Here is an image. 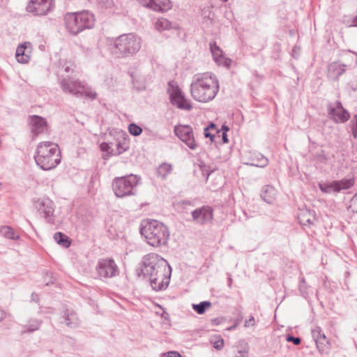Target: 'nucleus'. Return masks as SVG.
Listing matches in <instances>:
<instances>
[{
    "mask_svg": "<svg viewBox=\"0 0 357 357\" xmlns=\"http://www.w3.org/2000/svg\"><path fill=\"white\" fill-rule=\"evenodd\" d=\"M219 82L211 73L195 75L190 84V93L194 100L199 102L213 100L219 91Z\"/></svg>",
    "mask_w": 357,
    "mask_h": 357,
    "instance_id": "nucleus-1",
    "label": "nucleus"
},
{
    "mask_svg": "<svg viewBox=\"0 0 357 357\" xmlns=\"http://www.w3.org/2000/svg\"><path fill=\"white\" fill-rule=\"evenodd\" d=\"M139 231L147 243L153 247L166 245L169 238L167 226L155 220H143Z\"/></svg>",
    "mask_w": 357,
    "mask_h": 357,
    "instance_id": "nucleus-2",
    "label": "nucleus"
},
{
    "mask_svg": "<svg viewBox=\"0 0 357 357\" xmlns=\"http://www.w3.org/2000/svg\"><path fill=\"white\" fill-rule=\"evenodd\" d=\"M59 146L51 142H40L36 148L34 159L42 169L47 171L55 168L61 162Z\"/></svg>",
    "mask_w": 357,
    "mask_h": 357,
    "instance_id": "nucleus-3",
    "label": "nucleus"
},
{
    "mask_svg": "<svg viewBox=\"0 0 357 357\" xmlns=\"http://www.w3.org/2000/svg\"><path fill=\"white\" fill-rule=\"evenodd\" d=\"M141 47V40L132 33L123 34L111 45V52L116 57H127L136 54Z\"/></svg>",
    "mask_w": 357,
    "mask_h": 357,
    "instance_id": "nucleus-4",
    "label": "nucleus"
},
{
    "mask_svg": "<svg viewBox=\"0 0 357 357\" xmlns=\"http://www.w3.org/2000/svg\"><path fill=\"white\" fill-rule=\"evenodd\" d=\"M64 22L67 30L74 36L85 29H91L94 25V16L89 11L68 13L64 15Z\"/></svg>",
    "mask_w": 357,
    "mask_h": 357,
    "instance_id": "nucleus-5",
    "label": "nucleus"
},
{
    "mask_svg": "<svg viewBox=\"0 0 357 357\" xmlns=\"http://www.w3.org/2000/svg\"><path fill=\"white\" fill-rule=\"evenodd\" d=\"M60 86L63 92L77 98L85 96L93 100L96 98V93L84 82L75 79L68 76L60 80Z\"/></svg>",
    "mask_w": 357,
    "mask_h": 357,
    "instance_id": "nucleus-6",
    "label": "nucleus"
},
{
    "mask_svg": "<svg viewBox=\"0 0 357 357\" xmlns=\"http://www.w3.org/2000/svg\"><path fill=\"white\" fill-rule=\"evenodd\" d=\"M139 181V178L134 174L115 177L112 185L114 195L119 198L135 195Z\"/></svg>",
    "mask_w": 357,
    "mask_h": 357,
    "instance_id": "nucleus-7",
    "label": "nucleus"
},
{
    "mask_svg": "<svg viewBox=\"0 0 357 357\" xmlns=\"http://www.w3.org/2000/svg\"><path fill=\"white\" fill-rule=\"evenodd\" d=\"M172 269H152L149 273V282L155 291L165 289L169 284Z\"/></svg>",
    "mask_w": 357,
    "mask_h": 357,
    "instance_id": "nucleus-8",
    "label": "nucleus"
},
{
    "mask_svg": "<svg viewBox=\"0 0 357 357\" xmlns=\"http://www.w3.org/2000/svg\"><path fill=\"white\" fill-rule=\"evenodd\" d=\"M167 92L169 94L170 102L173 105L181 109L187 111L192 109V106L190 102L185 99L181 90L177 86H174V82H169Z\"/></svg>",
    "mask_w": 357,
    "mask_h": 357,
    "instance_id": "nucleus-9",
    "label": "nucleus"
},
{
    "mask_svg": "<svg viewBox=\"0 0 357 357\" xmlns=\"http://www.w3.org/2000/svg\"><path fill=\"white\" fill-rule=\"evenodd\" d=\"M326 110L329 119L336 123H344L351 117L350 113L343 107L340 100H337L334 105L328 102L326 105Z\"/></svg>",
    "mask_w": 357,
    "mask_h": 357,
    "instance_id": "nucleus-10",
    "label": "nucleus"
},
{
    "mask_svg": "<svg viewBox=\"0 0 357 357\" xmlns=\"http://www.w3.org/2000/svg\"><path fill=\"white\" fill-rule=\"evenodd\" d=\"M35 208L49 223L54 222V202L48 197H40L33 201Z\"/></svg>",
    "mask_w": 357,
    "mask_h": 357,
    "instance_id": "nucleus-11",
    "label": "nucleus"
},
{
    "mask_svg": "<svg viewBox=\"0 0 357 357\" xmlns=\"http://www.w3.org/2000/svg\"><path fill=\"white\" fill-rule=\"evenodd\" d=\"M354 185V178H344L338 181H333L331 183H319V189L326 193L339 192L342 190H348Z\"/></svg>",
    "mask_w": 357,
    "mask_h": 357,
    "instance_id": "nucleus-12",
    "label": "nucleus"
},
{
    "mask_svg": "<svg viewBox=\"0 0 357 357\" xmlns=\"http://www.w3.org/2000/svg\"><path fill=\"white\" fill-rule=\"evenodd\" d=\"M53 0H30L26 7L28 13L34 15H45L52 10Z\"/></svg>",
    "mask_w": 357,
    "mask_h": 357,
    "instance_id": "nucleus-13",
    "label": "nucleus"
},
{
    "mask_svg": "<svg viewBox=\"0 0 357 357\" xmlns=\"http://www.w3.org/2000/svg\"><path fill=\"white\" fill-rule=\"evenodd\" d=\"M175 135L184 142L190 149L195 150L197 147L193 135V131L189 126H176L174 129Z\"/></svg>",
    "mask_w": 357,
    "mask_h": 357,
    "instance_id": "nucleus-14",
    "label": "nucleus"
},
{
    "mask_svg": "<svg viewBox=\"0 0 357 357\" xmlns=\"http://www.w3.org/2000/svg\"><path fill=\"white\" fill-rule=\"evenodd\" d=\"M193 221L199 225H205L209 222L213 217V209L208 206H204L196 208L192 212Z\"/></svg>",
    "mask_w": 357,
    "mask_h": 357,
    "instance_id": "nucleus-15",
    "label": "nucleus"
},
{
    "mask_svg": "<svg viewBox=\"0 0 357 357\" xmlns=\"http://www.w3.org/2000/svg\"><path fill=\"white\" fill-rule=\"evenodd\" d=\"M59 322L68 328H76L79 324L77 313L72 309L63 306L60 314Z\"/></svg>",
    "mask_w": 357,
    "mask_h": 357,
    "instance_id": "nucleus-16",
    "label": "nucleus"
},
{
    "mask_svg": "<svg viewBox=\"0 0 357 357\" xmlns=\"http://www.w3.org/2000/svg\"><path fill=\"white\" fill-rule=\"evenodd\" d=\"M29 122L31 126V130L33 137L38 136L41 133H44L47 130V122L45 118L40 116H29Z\"/></svg>",
    "mask_w": 357,
    "mask_h": 357,
    "instance_id": "nucleus-17",
    "label": "nucleus"
},
{
    "mask_svg": "<svg viewBox=\"0 0 357 357\" xmlns=\"http://www.w3.org/2000/svg\"><path fill=\"white\" fill-rule=\"evenodd\" d=\"M142 263L144 268H171L165 259L155 253L145 255L143 257Z\"/></svg>",
    "mask_w": 357,
    "mask_h": 357,
    "instance_id": "nucleus-18",
    "label": "nucleus"
},
{
    "mask_svg": "<svg viewBox=\"0 0 357 357\" xmlns=\"http://www.w3.org/2000/svg\"><path fill=\"white\" fill-rule=\"evenodd\" d=\"M312 336L316 343L318 350L321 353L327 352L329 349V341L319 326H316L312 329Z\"/></svg>",
    "mask_w": 357,
    "mask_h": 357,
    "instance_id": "nucleus-19",
    "label": "nucleus"
},
{
    "mask_svg": "<svg viewBox=\"0 0 357 357\" xmlns=\"http://www.w3.org/2000/svg\"><path fill=\"white\" fill-rule=\"evenodd\" d=\"M347 68L345 64L338 62H332L328 65V76L334 80H338L339 77L344 74Z\"/></svg>",
    "mask_w": 357,
    "mask_h": 357,
    "instance_id": "nucleus-20",
    "label": "nucleus"
},
{
    "mask_svg": "<svg viewBox=\"0 0 357 357\" xmlns=\"http://www.w3.org/2000/svg\"><path fill=\"white\" fill-rule=\"evenodd\" d=\"M146 8L153 11L166 12L172 8V3L169 0H151Z\"/></svg>",
    "mask_w": 357,
    "mask_h": 357,
    "instance_id": "nucleus-21",
    "label": "nucleus"
},
{
    "mask_svg": "<svg viewBox=\"0 0 357 357\" xmlns=\"http://www.w3.org/2000/svg\"><path fill=\"white\" fill-rule=\"evenodd\" d=\"M276 196V190L272 185H264L261 190L260 197L266 203L271 204L274 202Z\"/></svg>",
    "mask_w": 357,
    "mask_h": 357,
    "instance_id": "nucleus-22",
    "label": "nucleus"
},
{
    "mask_svg": "<svg viewBox=\"0 0 357 357\" xmlns=\"http://www.w3.org/2000/svg\"><path fill=\"white\" fill-rule=\"evenodd\" d=\"M91 276L95 279L110 278L119 275V269H91Z\"/></svg>",
    "mask_w": 357,
    "mask_h": 357,
    "instance_id": "nucleus-23",
    "label": "nucleus"
},
{
    "mask_svg": "<svg viewBox=\"0 0 357 357\" xmlns=\"http://www.w3.org/2000/svg\"><path fill=\"white\" fill-rule=\"evenodd\" d=\"M300 223L303 225H310L315 220V213L309 209L301 210L298 215Z\"/></svg>",
    "mask_w": 357,
    "mask_h": 357,
    "instance_id": "nucleus-24",
    "label": "nucleus"
},
{
    "mask_svg": "<svg viewBox=\"0 0 357 357\" xmlns=\"http://www.w3.org/2000/svg\"><path fill=\"white\" fill-rule=\"evenodd\" d=\"M43 320L31 318L28 320L27 323L22 326V333H32L40 329L43 324Z\"/></svg>",
    "mask_w": 357,
    "mask_h": 357,
    "instance_id": "nucleus-25",
    "label": "nucleus"
},
{
    "mask_svg": "<svg viewBox=\"0 0 357 357\" xmlns=\"http://www.w3.org/2000/svg\"><path fill=\"white\" fill-rule=\"evenodd\" d=\"M30 45L29 43H25L20 45L16 50L15 58L17 62L21 63H26L29 61L30 56L28 55L25 50L26 49V45Z\"/></svg>",
    "mask_w": 357,
    "mask_h": 357,
    "instance_id": "nucleus-26",
    "label": "nucleus"
},
{
    "mask_svg": "<svg viewBox=\"0 0 357 357\" xmlns=\"http://www.w3.org/2000/svg\"><path fill=\"white\" fill-rule=\"evenodd\" d=\"M0 234L8 239L18 240L20 238V234L10 226H1L0 228Z\"/></svg>",
    "mask_w": 357,
    "mask_h": 357,
    "instance_id": "nucleus-27",
    "label": "nucleus"
},
{
    "mask_svg": "<svg viewBox=\"0 0 357 357\" xmlns=\"http://www.w3.org/2000/svg\"><path fill=\"white\" fill-rule=\"evenodd\" d=\"M252 161L249 165L258 167L263 168L268 164V160L260 153H255Z\"/></svg>",
    "mask_w": 357,
    "mask_h": 357,
    "instance_id": "nucleus-28",
    "label": "nucleus"
},
{
    "mask_svg": "<svg viewBox=\"0 0 357 357\" xmlns=\"http://www.w3.org/2000/svg\"><path fill=\"white\" fill-rule=\"evenodd\" d=\"M54 239L59 245L65 248H68L71 244V239L66 234L59 231L54 234Z\"/></svg>",
    "mask_w": 357,
    "mask_h": 357,
    "instance_id": "nucleus-29",
    "label": "nucleus"
},
{
    "mask_svg": "<svg viewBox=\"0 0 357 357\" xmlns=\"http://www.w3.org/2000/svg\"><path fill=\"white\" fill-rule=\"evenodd\" d=\"M210 50L213 55V58L216 63H221L223 57L222 50L216 45L215 43H210Z\"/></svg>",
    "mask_w": 357,
    "mask_h": 357,
    "instance_id": "nucleus-30",
    "label": "nucleus"
},
{
    "mask_svg": "<svg viewBox=\"0 0 357 357\" xmlns=\"http://www.w3.org/2000/svg\"><path fill=\"white\" fill-rule=\"evenodd\" d=\"M155 29L160 31L169 30L174 27L173 24L166 18H159L155 24Z\"/></svg>",
    "mask_w": 357,
    "mask_h": 357,
    "instance_id": "nucleus-31",
    "label": "nucleus"
},
{
    "mask_svg": "<svg viewBox=\"0 0 357 357\" xmlns=\"http://www.w3.org/2000/svg\"><path fill=\"white\" fill-rule=\"evenodd\" d=\"M211 306V303L208 301H202L198 304H192V309L199 314L205 313L206 309Z\"/></svg>",
    "mask_w": 357,
    "mask_h": 357,
    "instance_id": "nucleus-32",
    "label": "nucleus"
},
{
    "mask_svg": "<svg viewBox=\"0 0 357 357\" xmlns=\"http://www.w3.org/2000/svg\"><path fill=\"white\" fill-rule=\"evenodd\" d=\"M172 165L167 163L161 164L157 169V173L159 176L165 179L166 176L172 172Z\"/></svg>",
    "mask_w": 357,
    "mask_h": 357,
    "instance_id": "nucleus-33",
    "label": "nucleus"
},
{
    "mask_svg": "<svg viewBox=\"0 0 357 357\" xmlns=\"http://www.w3.org/2000/svg\"><path fill=\"white\" fill-rule=\"evenodd\" d=\"M96 268H117V266L113 259L107 257L99 259L98 264Z\"/></svg>",
    "mask_w": 357,
    "mask_h": 357,
    "instance_id": "nucleus-34",
    "label": "nucleus"
},
{
    "mask_svg": "<svg viewBox=\"0 0 357 357\" xmlns=\"http://www.w3.org/2000/svg\"><path fill=\"white\" fill-rule=\"evenodd\" d=\"M349 126L351 129L354 138L357 139V114H354L349 122Z\"/></svg>",
    "mask_w": 357,
    "mask_h": 357,
    "instance_id": "nucleus-35",
    "label": "nucleus"
},
{
    "mask_svg": "<svg viewBox=\"0 0 357 357\" xmlns=\"http://www.w3.org/2000/svg\"><path fill=\"white\" fill-rule=\"evenodd\" d=\"M128 130L133 136H139L142 132V128L134 123L129 125Z\"/></svg>",
    "mask_w": 357,
    "mask_h": 357,
    "instance_id": "nucleus-36",
    "label": "nucleus"
},
{
    "mask_svg": "<svg viewBox=\"0 0 357 357\" xmlns=\"http://www.w3.org/2000/svg\"><path fill=\"white\" fill-rule=\"evenodd\" d=\"M100 149L103 152H107L109 155H116L115 151L111 149L109 144L106 142H102L100 145Z\"/></svg>",
    "mask_w": 357,
    "mask_h": 357,
    "instance_id": "nucleus-37",
    "label": "nucleus"
},
{
    "mask_svg": "<svg viewBox=\"0 0 357 357\" xmlns=\"http://www.w3.org/2000/svg\"><path fill=\"white\" fill-rule=\"evenodd\" d=\"M44 280L45 282V285L47 286L50 284L54 283L55 278H54L52 273L50 271V272L46 273V275H45Z\"/></svg>",
    "mask_w": 357,
    "mask_h": 357,
    "instance_id": "nucleus-38",
    "label": "nucleus"
},
{
    "mask_svg": "<svg viewBox=\"0 0 357 357\" xmlns=\"http://www.w3.org/2000/svg\"><path fill=\"white\" fill-rule=\"evenodd\" d=\"M202 16L204 18H207L212 20L213 17V13L208 8H205L202 10Z\"/></svg>",
    "mask_w": 357,
    "mask_h": 357,
    "instance_id": "nucleus-39",
    "label": "nucleus"
},
{
    "mask_svg": "<svg viewBox=\"0 0 357 357\" xmlns=\"http://www.w3.org/2000/svg\"><path fill=\"white\" fill-rule=\"evenodd\" d=\"M314 158L316 160H319L321 162H323L324 164L327 162L328 158L324 154V151H321L314 155Z\"/></svg>",
    "mask_w": 357,
    "mask_h": 357,
    "instance_id": "nucleus-40",
    "label": "nucleus"
},
{
    "mask_svg": "<svg viewBox=\"0 0 357 357\" xmlns=\"http://www.w3.org/2000/svg\"><path fill=\"white\" fill-rule=\"evenodd\" d=\"M98 3L100 6L106 8H111L114 4L113 0H98Z\"/></svg>",
    "mask_w": 357,
    "mask_h": 357,
    "instance_id": "nucleus-41",
    "label": "nucleus"
},
{
    "mask_svg": "<svg viewBox=\"0 0 357 357\" xmlns=\"http://www.w3.org/2000/svg\"><path fill=\"white\" fill-rule=\"evenodd\" d=\"M287 341L292 342L294 345H299L301 342V339L298 337H294L293 335H288L287 337Z\"/></svg>",
    "mask_w": 357,
    "mask_h": 357,
    "instance_id": "nucleus-42",
    "label": "nucleus"
},
{
    "mask_svg": "<svg viewBox=\"0 0 357 357\" xmlns=\"http://www.w3.org/2000/svg\"><path fill=\"white\" fill-rule=\"evenodd\" d=\"M218 65H222L227 68H229L231 63V59L229 58L222 57L221 63H217Z\"/></svg>",
    "mask_w": 357,
    "mask_h": 357,
    "instance_id": "nucleus-43",
    "label": "nucleus"
},
{
    "mask_svg": "<svg viewBox=\"0 0 357 357\" xmlns=\"http://www.w3.org/2000/svg\"><path fill=\"white\" fill-rule=\"evenodd\" d=\"M73 70L72 65L70 63H66L61 68L60 73L62 71L66 73H70Z\"/></svg>",
    "mask_w": 357,
    "mask_h": 357,
    "instance_id": "nucleus-44",
    "label": "nucleus"
},
{
    "mask_svg": "<svg viewBox=\"0 0 357 357\" xmlns=\"http://www.w3.org/2000/svg\"><path fill=\"white\" fill-rule=\"evenodd\" d=\"M204 134L205 137L209 138L211 142L214 141V138L215 136V135L212 134L210 132V130H208V128H204Z\"/></svg>",
    "mask_w": 357,
    "mask_h": 357,
    "instance_id": "nucleus-45",
    "label": "nucleus"
},
{
    "mask_svg": "<svg viewBox=\"0 0 357 357\" xmlns=\"http://www.w3.org/2000/svg\"><path fill=\"white\" fill-rule=\"evenodd\" d=\"M224 346V340L223 339H220L215 341L213 344V347L217 350H220Z\"/></svg>",
    "mask_w": 357,
    "mask_h": 357,
    "instance_id": "nucleus-46",
    "label": "nucleus"
},
{
    "mask_svg": "<svg viewBox=\"0 0 357 357\" xmlns=\"http://www.w3.org/2000/svg\"><path fill=\"white\" fill-rule=\"evenodd\" d=\"M146 270L147 271L146 273H144V269H137L135 275H137V277L138 278H144L146 277V274H149L148 273V269H146Z\"/></svg>",
    "mask_w": 357,
    "mask_h": 357,
    "instance_id": "nucleus-47",
    "label": "nucleus"
},
{
    "mask_svg": "<svg viewBox=\"0 0 357 357\" xmlns=\"http://www.w3.org/2000/svg\"><path fill=\"white\" fill-rule=\"evenodd\" d=\"M234 357H248V351L246 349L239 350Z\"/></svg>",
    "mask_w": 357,
    "mask_h": 357,
    "instance_id": "nucleus-48",
    "label": "nucleus"
},
{
    "mask_svg": "<svg viewBox=\"0 0 357 357\" xmlns=\"http://www.w3.org/2000/svg\"><path fill=\"white\" fill-rule=\"evenodd\" d=\"M163 357H181L177 351H169L163 354Z\"/></svg>",
    "mask_w": 357,
    "mask_h": 357,
    "instance_id": "nucleus-49",
    "label": "nucleus"
},
{
    "mask_svg": "<svg viewBox=\"0 0 357 357\" xmlns=\"http://www.w3.org/2000/svg\"><path fill=\"white\" fill-rule=\"evenodd\" d=\"M255 324V319L254 317L252 316L250 317V319L248 320H246L245 322V327H249L250 326H254Z\"/></svg>",
    "mask_w": 357,
    "mask_h": 357,
    "instance_id": "nucleus-50",
    "label": "nucleus"
},
{
    "mask_svg": "<svg viewBox=\"0 0 357 357\" xmlns=\"http://www.w3.org/2000/svg\"><path fill=\"white\" fill-rule=\"evenodd\" d=\"M116 146H117V151H115L116 155L121 154V153H122L123 151H126V149H123V148L122 147V146H121V143H120V142H118V143L116 144Z\"/></svg>",
    "mask_w": 357,
    "mask_h": 357,
    "instance_id": "nucleus-51",
    "label": "nucleus"
},
{
    "mask_svg": "<svg viewBox=\"0 0 357 357\" xmlns=\"http://www.w3.org/2000/svg\"><path fill=\"white\" fill-rule=\"evenodd\" d=\"M137 1L144 7H146V6L150 4V3H151V0H137Z\"/></svg>",
    "mask_w": 357,
    "mask_h": 357,
    "instance_id": "nucleus-52",
    "label": "nucleus"
},
{
    "mask_svg": "<svg viewBox=\"0 0 357 357\" xmlns=\"http://www.w3.org/2000/svg\"><path fill=\"white\" fill-rule=\"evenodd\" d=\"M31 299V301L38 303L39 301V296L37 294L32 293Z\"/></svg>",
    "mask_w": 357,
    "mask_h": 357,
    "instance_id": "nucleus-53",
    "label": "nucleus"
},
{
    "mask_svg": "<svg viewBox=\"0 0 357 357\" xmlns=\"http://www.w3.org/2000/svg\"><path fill=\"white\" fill-rule=\"evenodd\" d=\"M222 139L223 143H225V144L228 142L229 140H228L227 132H222Z\"/></svg>",
    "mask_w": 357,
    "mask_h": 357,
    "instance_id": "nucleus-54",
    "label": "nucleus"
},
{
    "mask_svg": "<svg viewBox=\"0 0 357 357\" xmlns=\"http://www.w3.org/2000/svg\"><path fill=\"white\" fill-rule=\"evenodd\" d=\"M6 317V312L0 307V321Z\"/></svg>",
    "mask_w": 357,
    "mask_h": 357,
    "instance_id": "nucleus-55",
    "label": "nucleus"
},
{
    "mask_svg": "<svg viewBox=\"0 0 357 357\" xmlns=\"http://www.w3.org/2000/svg\"><path fill=\"white\" fill-rule=\"evenodd\" d=\"M305 278H302L301 279V281H300V284H299V289L301 291L303 290V285L305 284Z\"/></svg>",
    "mask_w": 357,
    "mask_h": 357,
    "instance_id": "nucleus-56",
    "label": "nucleus"
},
{
    "mask_svg": "<svg viewBox=\"0 0 357 357\" xmlns=\"http://www.w3.org/2000/svg\"><path fill=\"white\" fill-rule=\"evenodd\" d=\"M351 26H357V15L352 20V24Z\"/></svg>",
    "mask_w": 357,
    "mask_h": 357,
    "instance_id": "nucleus-57",
    "label": "nucleus"
},
{
    "mask_svg": "<svg viewBox=\"0 0 357 357\" xmlns=\"http://www.w3.org/2000/svg\"><path fill=\"white\" fill-rule=\"evenodd\" d=\"M227 282H228V286L229 287H231V283H232V278H231V275H228Z\"/></svg>",
    "mask_w": 357,
    "mask_h": 357,
    "instance_id": "nucleus-58",
    "label": "nucleus"
},
{
    "mask_svg": "<svg viewBox=\"0 0 357 357\" xmlns=\"http://www.w3.org/2000/svg\"><path fill=\"white\" fill-rule=\"evenodd\" d=\"M206 128H208V130L211 129H215V125L213 123H211Z\"/></svg>",
    "mask_w": 357,
    "mask_h": 357,
    "instance_id": "nucleus-59",
    "label": "nucleus"
},
{
    "mask_svg": "<svg viewBox=\"0 0 357 357\" xmlns=\"http://www.w3.org/2000/svg\"><path fill=\"white\" fill-rule=\"evenodd\" d=\"M222 132H227L229 130V128L225 125H222Z\"/></svg>",
    "mask_w": 357,
    "mask_h": 357,
    "instance_id": "nucleus-60",
    "label": "nucleus"
},
{
    "mask_svg": "<svg viewBox=\"0 0 357 357\" xmlns=\"http://www.w3.org/2000/svg\"><path fill=\"white\" fill-rule=\"evenodd\" d=\"M353 211L357 213V208L356 209H354Z\"/></svg>",
    "mask_w": 357,
    "mask_h": 357,
    "instance_id": "nucleus-61",
    "label": "nucleus"
}]
</instances>
